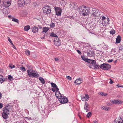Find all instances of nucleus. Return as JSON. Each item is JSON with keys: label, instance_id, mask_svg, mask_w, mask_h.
Listing matches in <instances>:
<instances>
[{"label": "nucleus", "instance_id": "obj_62", "mask_svg": "<svg viewBox=\"0 0 123 123\" xmlns=\"http://www.w3.org/2000/svg\"><path fill=\"white\" fill-rule=\"evenodd\" d=\"M107 105H111V104L110 103H108Z\"/></svg>", "mask_w": 123, "mask_h": 123}, {"label": "nucleus", "instance_id": "obj_39", "mask_svg": "<svg viewBox=\"0 0 123 123\" xmlns=\"http://www.w3.org/2000/svg\"><path fill=\"white\" fill-rule=\"evenodd\" d=\"M12 21L16 22L18 23L19 22L18 20L15 18H13L12 19Z\"/></svg>", "mask_w": 123, "mask_h": 123}, {"label": "nucleus", "instance_id": "obj_56", "mask_svg": "<svg viewBox=\"0 0 123 123\" xmlns=\"http://www.w3.org/2000/svg\"><path fill=\"white\" fill-rule=\"evenodd\" d=\"M25 118L26 119H27L28 120H29L31 118H28V117H25Z\"/></svg>", "mask_w": 123, "mask_h": 123}, {"label": "nucleus", "instance_id": "obj_60", "mask_svg": "<svg viewBox=\"0 0 123 123\" xmlns=\"http://www.w3.org/2000/svg\"><path fill=\"white\" fill-rule=\"evenodd\" d=\"M94 123H98V122L96 120L94 121H93Z\"/></svg>", "mask_w": 123, "mask_h": 123}, {"label": "nucleus", "instance_id": "obj_5", "mask_svg": "<svg viewBox=\"0 0 123 123\" xmlns=\"http://www.w3.org/2000/svg\"><path fill=\"white\" fill-rule=\"evenodd\" d=\"M43 9V12L44 13L49 14L51 12L50 7L48 5L44 6Z\"/></svg>", "mask_w": 123, "mask_h": 123}, {"label": "nucleus", "instance_id": "obj_12", "mask_svg": "<svg viewBox=\"0 0 123 123\" xmlns=\"http://www.w3.org/2000/svg\"><path fill=\"white\" fill-rule=\"evenodd\" d=\"M109 21V19L108 18H107V19H106L105 20L102 21V24L106 26L107 25H108Z\"/></svg>", "mask_w": 123, "mask_h": 123}, {"label": "nucleus", "instance_id": "obj_44", "mask_svg": "<svg viewBox=\"0 0 123 123\" xmlns=\"http://www.w3.org/2000/svg\"><path fill=\"white\" fill-rule=\"evenodd\" d=\"M66 78L69 80H70L72 79L69 76H67Z\"/></svg>", "mask_w": 123, "mask_h": 123}, {"label": "nucleus", "instance_id": "obj_58", "mask_svg": "<svg viewBox=\"0 0 123 123\" xmlns=\"http://www.w3.org/2000/svg\"><path fill=\"white\" fill-rule=\"evenodd\" d=\"M55 60L56 61H57L58 60V59L57 58H55Z\"/></svg>", "mask_w": 123, "mask_h": 123}, {"label": "nucleus", "instance_id": "obj_24", "mask_svg": "<svg viewBox=\"0 0 123 123\" xmlns=\"http://www.w3.org/2000/svg\"><path fill=\"white\" fill-rule=\"evenodd\" d=\"M50 36L53 37H55L56 38V39H59L55 33L52 32L51 33Z\"/></svg>", "mask_w": 123, "mask_h": 123}, {"label": "nucleus", "instance_id": "obj_54", "mask_svg": "<svg viewBox=\"0 0 123 123\" xmlns=\"http://www.w3.org/2000/svg\"><path fill=\"white\" fill-rule=\"evenodd\" d=\"M7 38L8 39V41L10 42V43L12 42L11 39L9 37H8Z\"/></svg>", "mask_w": 123, "mask_h": 123}, {"label": "nucleus", "instance_id": "obj_14", "mask_svg": "<svg viewBox=\"0 0 123 123\" xmlns=\"http://www.w3.org/2000/svg\"><path fill=\"white\" fill-rule=\"evenodd\" d=\"M111 102L113 104H119L121 103L122 102L120 100H112Z\"/></svg>", "mask_w": 123, "mask_h": 123}, {"label": "nucleus", "instance_id": "obj_46", "mask_svg": "<svg viewBox=\"0 0 123 123\" xmlns=\"http://www.w3.org/2000/svg\"><path fill=\"white\" fill-rule=\"evenodd\" d=\"M106 19H107V18H106L105 16H103L102 17V21L105 20Z\"/></svg>", "mask_w": 123, "mask_h": 123}, {"label": "nucleus", "instance_id": "obj_27", "mask_svg": "<svg viewBox=\"0 0 123 123\" xmlns=\"http://www.w3.org/2000/svg\"><path fill=\"white\" fill-rule=\"evenodd\" d=\"M5 107H7V108H8L9 111L10 110H11L12 108V107L11 106L9 105V104L6 105L5 106Z\"/></svg>", "mask_w": 123, "mask_h": 123}, {"label": "nucleus", "instance_id": "obj_31", "mask_svg": "<svg viewBox=\"0 0 123 123\" xmlns=\"http://www.w3.org/2000/svg\"><path fill=\"white\" fill-rule=\"evenodd\" d=\"M102 109L105 110L106 111H107L109 109V108L107 107L103 106L101 107V108Z\"/></svg>", "mask_w": 123, "mask_h": 123}, {"label": "nucleus", "instance_id": "obj_42", "mask_svg": "<svg viewBox=\"0 0 123 123\" xmlns=\"http://www.w3.org/2000/svg\"><path fill=\"white\" fill-rule=\"evenodd\" d=\"M88 107L87 106H84V109L86 110V112L88 111Z\"/></svg>", "mask_w": 123, "mask_h": 123}, {"label": "nucleus", "instance_id": "obj_29", "mask_svg": "<svg viewBox=\"0 0 123 123\" xmlns=\"http://www.w3.org/2000/svg\"><path fill=\"white\" fill-rule=\"evenodd\" d=\"M1 77L0 78V83H2L4 81L5 79L4 78L2 75L1 76Z\"/></svg>", "mask_w": 123, "mask_h": 123}, {"label": "nucleus", "instance_id": "obj_25", "mask_svg": "<svg viewBox=\"0 0 123 123\" xmlns=\"http://www.w3.org/2000/svg\"><path fill=\"white\" fill-rule=\"evenodd\" d=\"M39 79L41 83L43 84H45V82L43 78L39 77Z\"/></svg>", "mask_w": 123, "mask_h": 123}, {"label": "nucleus", "instance_id": "obj_48", "mask_svg": "<svg viewBox=\"0 0 123 123\" xmlns=\"http://www.w3.org/2000/svg\"><path fill=\"white\" fill-rule=\"evenodd\" d=\"M110 81L109 82V83L110 84H112L113 83H114V82H113L112 80L111 79H110Z\"/></svg>", "mask_w": 123, "mask_h": 123}, {"label": "nucleus", "instance_id": "obj_36", "mask_svg": "<svg viewBox=\"0 0 123 123\" xmlns=\"http://www.w3.org/2000/svg\"><path fill=\"white\" fill-rule=\"evenodd\" d=\"M92 113L90 112H89L86 115V117H90L91 116Z\"/></svg>", "mask_w": 123, "mask_h": 123}, {"label": "nucleus", "instance_id": "obj_7", "mask_svg": "<svg viewBox=\"0 0 123 123\" xmlns=\"http://www.w3.org/2000/svg\"><path fill=\"white\" fill-rule=\"evenodd\" d=\"M59 100L62 104H65L67 103L68 101V99L65 97L61 96L59 98Z\"/></svg>", "mask_w": 123, "mask_h": 123}, {"label": "nucleus", "instance_id": "obj_33", "mask_svg": "<svg viewBox=\"0 0 123 123\" xmlns=\"http://www.w3.org/2000/svg\"><path fill=\"white\" fill-rule=\"evenodd\" d=\"M8 78L10 80H13V77L11 75H9L8 76Z\"/></svg>", "mask_w": 123, "mask_h": 123}, {"label": "nucleus", "instance_id": "obj_6", "mask_svg": "<svg viewBox=\"0 0 123 123\" xmlns=\"http://www.w3.org/2000/svg\"><path fill=\"white\" fill-rule=\"evenodd\" d=\"M27 2L25 1V0H19L18 3V6L20 7L23 6L25 4H26L28 3L30 1L29 0H28Z\"/></svg>", "mask_w": 123, "mask_h": 123}, {"label": "nucleus", "instance_id": "obj_13", "mask_svg": "<svg viewBox=\"0 0 123 123\" xmlns=\"http://www.w3.org/2000/svg\"><path fill=\"white\" fill-rule=\"evenodd\" d=\"M86 62L89 63H90L92 65L94 63H96V61L93 60L87 59Z\"/></svg>", "mask_w": 123, "mask_h": 123}, {"label": "nucleus", "instance_id": "obj_23", "mask_svg": "<svg viewBox=\"0 0 123 123\" xmlns=\"http://www.w3.org/2000/svg\"><path fill=\"white\" fill-rule=\"evenodd\" d=\"M55 95L56 97L58 98H59V97L60 96L61 97V96L62 95L61 94L60 92H59L58 91L55 92Z\"/></svg>", "mask_w": 123, "mask_h": 123}, {"label": "nucleus", "instance_id": "obj_43", "mask_svg": "<svg viewBox=\"0 0 123 123\" xmlns=\"http://www.w3.org/2000/svg\"><path fill=\"white\" fill-rule=\"evenodd\" d=\"M50 84L51 85L52 87L53 88V87H55V86H56V84L53 82H51Z\"/></svg>", "mask_w": 123, "mask_h": 123}, {"label": "nucleus", "instance_id": "obj_41", "mask_svg": "<svg viewBox=\"0 0 123 123\" xmlns=\"http://www.w3.org/2000/svg\"><path fill=\"white\" fill-rule=\"evenodd\" d=\"M9 67L11 68H13L15 67V66L11 64H10L9 65Z\"/></svg>", "mask_w": 123, "mask_h": 123}, {"label": "nucleus", "instance_id": "obj_17", "mask_svg": "<svg viewBox=\"0 0 123 123\" xmlns=\"http://www.w3.org/2000/svg\"><path fill=\"white\" fill-rule=\"evenodd\" d=\"M70 5L71 6L70 8L72 10H74L76 7L75 4L73 2H72L70 4Z\"/></svg>", "mask_w": 123, "mask_h": 123}, {"label": "nucleus", "instance_id": "obj_40", "mask_svg": "<svg viewBox=\"0 0 123 123\" xmlns=\"http://www.w3.org/2000/svg\"><path fill=\"white\" fill-rule=\"evenodd\" d=\"M100 95H102L103 96H106L107 95V93H104V92H102L100 93Z\"/></svg>", "mask_w": 123, "mask_h": 123}, {"label": "nucleus", "instance_id": "obj_34", "mask_svg": "<svg viewBox=\"0 0 123 123\" xmlns=\"http://www.w3.org/2000/svg\"><path fill=\"white\" fill-rule=\"evenodd\" d=\"M25 53L26 55H30V52L29 50L27 49L25 51Z\"/></svg>", "mask_w": 123, "mask_h": 123}, {"label": "nucleus", "instance_id": "obj_63", "mask_svg": "<svg viewBox=\"0 0 123 123\" xmlns=\"http://www.w3.org/2000/svg\"><path fill=\"white\" fill-rule=\"evenodd\" d=\"M2 94L0 92V99L2 97Z\"/></svg>", "mask_w": 123, "mask_h": 123}, {"label": "nucleus", "instance_id": "obj_1", "mask_svg": "<svg viewBox=\"0 0 123 123\" xmlns=\"http://www.w3.org/2000/svg\"><path fill=\"white\" fill-rule=\"evenodd\" d=\"M78 9L80 14L83 16L89 15L90 11L89 8L85 6L80 5L79 6Z\"/></svg>", "mask_w": 123, "mask_h": 123}, {"label": "nucleus", "instance_id": "obj_9", "mask_svg": "<svg viewBox=\"0 0 123 123\" xmlns=\"http://www.w3.org/2000/svg\"><path fill=\"white\" fill-rule=\"evenodd\" d=\"M88 56L92 57L94 55V53L93 50L91 49H88L87 51Z\"/></svg>", "mask_w": 123, "mask_h": 123}, {"label": "nucleus", "instance_id": "obj_28", "mask_svg": "<svg viewBox=\"0 0 123 123\" xmlns=\"http://www.w3.org/2000/svg\"><path fill=\"white\" fill-rule=\"evenodd\" d=\"M30 29V27L29 25H27L25 26L24 28V30L25 31H28Z\"/></svg>", "mask_w": 123, "mask_h": 123}, {"label": "nucleus", "instance_id": "obj_51", "mask_svg": "<svg viewBox=\"0 0 123 123\" xmlns=\"http://www.w3.org/2000/svg\"><path fill=\"white\" fill-rule=\"evenodd\" d=\"M11 0H9V1H7V2H6V3H7V5H9V4H10V1H11Z\"/></svg>", "mask_w": 123, "mask_h": 123}, {"label": "nucleus", "instance_id": "obj_21", "mask_svg": "<svg viewBox=\"0 0 123 123\" xmlns=\"http://www.w3.org/2000/svg\"><path fill=\"white\" fill-rule=\"evenodd\" d=\"M56 40H54L53 42H56L55 43H54L57 46L60 45V43L59 42V41H58V40H59V39H56Z\"/></svg>", "mask_w": 123, "mask_h": 123}, {"label": "nucleus", "instance_id": "obj_10", "mask_svg": "<svg viewBox=\"0 0 123 123\" xmlns=\"http://www.w3.org/2000/svg\"><path fill=\"white\" fill-rule=\"evenodd\" d=\"M89 96L87 94H85V96H81V99L82 101H87L89 100Z\"/></svg>", "mask_w": 123, "mask_h": 123}, {"label": "nucleus", "instance_id": "obj_53", "mask_svg": "<svg viewBox=\"0 0 123 123\" xmlns=\"http://www.w3.org/2000/svg\"><path fill=\"white\" fill-rule=\"evenodd\" d=\"M88 106V103L86 102L85 103V104L84 105V106Z\"/></svg>", "mask_w": 123, "mask_h": 123}, {"label": "nucleus", "instance_id": "obj_4", "mask_svg": "<svg viewBox=\"0 0 123 123\" xmlns=\"http://www.w3.org/2000/svg\"><path fill=\"white\" fill-rule=\"evenodd\" d=\"M111 66L108 64L103 63L99 66V67L104 70H108L111 68Z\"/></svg>", "mask_w": 123, "mask_h": 123}, {"label": "nucleus", "instance_id": "obj_30", "mask_svg": "<svg viewBox=\"0 0 123 123\" xmlns=\"http://www.w3.org/2000/svg\"><path fill=\"white\" fill-rule=\"evenodd\" d=\"M81 57L83 60L86 62L87 59L88 58H87L85 57L84 56H81Z\"/></svg>", "mask_w": 123, "mask_h": 123}, {"label": "nucleus", "instance_id": "obj_11", "mask_svg": "<svg viewBox=\"0 0 123 123\" xmlns=\"http://www.w3.org/2000/svg\"><path fill=\"white\" fill-rule=\"evenodd\" d=\"M82 82V80L81 78H79L76 80L74 81L75 83H76V85H79Z\"/></svg>", "mask_w": 123, "mask_h": 123}, {"label": "nucleus", "instance_id": "obj_18", "mask_svg": "<svg viewBox=\"0 0 123 123\" xmlns=\"http://www.w3.org/2000/svg\"><path fill=\"white\" fill-rule=\"evenodd\" d=\"M3 112L5 113L9 114V109L7 108V107L4 108L3 109Z\"/></svg>", "mask_w": 123, "mask_h": 123}, {"label": "nucleus", "instance_id": "obj_20", "mask_svg": "<svg viewBox=\"0 0 123 123\" xmlns=\"http://www.w3.org/2000/svg\"><path fill=\"white\" fill-rule=\"evenodd\" d=\"M32 30L33 33L37 32L38 31V28L36 26H34L33 27Z\"/></svg>", "mask_w": 123, "mask_h": 123}, {"label": "nucleus", "instance_id": "obj_50", "mask_svg": "<svg viewBox=\"0 0 123 123\" xmlns=\"http://www.w3.org/2000/svg\"><path fill=\"white\" fill-rule=\"evenodd\" d=\"M113 60H109L108 61V62L110 63L112 62Z\"/></svg>", "mask_w": 123, "mask_h": 123}, {"label": "nucleus", "instance_id": "obj_61", "mask_svg": "<svg viewBox=\"0 0 123 123\" xmlns=\"http://www.w3.org/2000/svg\"><path fill=\"white\" fill-rule=\"evenodd\" d=\"M89 67L90 68H93V67H92V65H89Z\"/></svg>", "mask_w": 123, "mask_h": 123}, {"label": "nucleus", "instance_id": "obj_64", "mask_svg": "<svg viewBox=\"0 0 123 123\" xmlns=\"http://www.w3.org/2000/svg\"><path fill=\"white\" fill-rule=\"evenodd\" d=\"M13 47L14 48V49H16V47L14 45H13Z\"/></svg>", "mask_w": 123, "mask_h": 123}, {"label": "nucleus", "instance_id": "obj_37", "mask_svg": "<svg viewBox=\"0 0 123 123\" xmlns=\"http://www.w3.org/2000/svg\"><path fill=\"white\" fill-rule=\"evenodd\" d=\"M20 68L23 72H24L26 70V69L24 67H20Z\"/></svg>", "mask_w": 123, "mask_h": 123}, {"label": "nucleus", "instance_id": "obj_15", "mask_svg": "<svg viewBox=\"0 0 123 123\" xmlns=\"http://www.w3.org/2000/svg\"><path fill=\"white\" fill-rule=\"evenodd\" d=\"M121 37L119 35H118L116 39V43H120L121 41Z\"/></svg>", "mask_w": 123, "mask_h": 123}, {"label": "nucleus", "instance_id": "obj_38", "mask_svg": "<svg viewBox=\"0 0 123 123\" xmlns=\"http://www.w3.org/2000/svg\"><path fill=\"white\" fill-rule=\"evenodd\" d=\"M110 32L111 34L113 35L115 33V31L114 30H112L110 31Z\"/></svg>", "mask_w": 123, "mask_h": 123}, {"label": "nucleus", "instance_id": "obj_8", "mask_svg": "<svg viewBox=\"0 0 123 123\" xmlns=\"http://www.w3.org/2000/svg\"><path fill=\"white\" fill-rule=\"evenodd\" d=\"M56 12V14L58 16H60L61 15L62 9L60 7L55 6L54 7Z\"/></svg>", "mask_w": 123, "mask_h": 123}, {"label": "nucleus", "instance_id": "obj_59", "mask_svg": "<svg viewBox=\"0 0 123 123\" xmlns=\"http://www.w3.org/2000/svg\"><path fill=\"white\" fill-rule=\"evenodd\" d=\"M117 87H122V86H119V85L118 84H117Z\"/></svg>", "mask_w": 123, "mask_h": 123}, {"label": "nucleus", "instance_id": "obj_19", "mask_svg": "<svg viewBox=\"0 0 123 123\" xmlns=\"http://www.w3.org/2000/svg\"><path fill=\"white\" fill-rule=\"evenodd\" d=\"M94 65L93 64L92 65V66L93 67V69H97L99 68V66L98 64H97L96 63H94Z\"/></svg>", "mask_w": 123, "mask_h": 123}, {"label": "nucleus", "instance_id": "obj_55", "mask_svg": "<svg viewBox=\"0 0 123 123\" xmlns=\"http://www.w3.org/2000/svg\"><path fill=\"white\" fill-rule=\"evenodd\" d=\"M25 118L26 119H27L28 120H29L31 118H28V117H25Z\"/></svg>", "mask_w": 123, "mask_h": 123}, {"label": "nucleus", "instance_id": "obj_35", "mask_svg": "<svg viewBox=\"0 0 123 123\" xmlns=\"http://www.w3.org/2000/svg\"><path fill=\"white\" fill-rule=\"evenodd\" d=\"M50 27L51 28H53L55 26L54 23H52L50 25Z\"/></svg>", "mask_w": 123, "mask_h": 123}, {"label": "nucleus", "instance_id": "obj_49", "mask_svg": "<svg viewBox=\"0 0 123 123\" xmlns=\"http://www.w3.org/2000/svg\"><path fill=\"white\" fill-rule=\"evenodd\" d=\"M77 51L80 55L81 54V52L79 50H77Z\"/></svg>", "mask_w": 123, "mask_h": 123}, {"label": "nucleus", "instance_id": "obj_16", "mask_svg": "<svg viewBox=\"0 0 123 123\" xmlns=\"http://www.w3.org/2000/svg\"><path fill=\"white\" fill-rule=\"evenodd\" d=\"M9 115L7 113L3 112L2 113V116L4 119H6L8 118V115Z\"/></svg>", "mask_w": 123, "mask_h": 123}, {"label": "nucleus", "instance_id": "obj_45", "mask_svg": "<svg viewBox=\"0 0 123 123\" xmlns=\"http://www.w3.org/2000/svg\"><path fill=\"white\" fill-rule=\"evenodd\" d=\"M115 120H114V122L115 123H123V120H122V121H117L118 122L115 123Z\"/></svg>", "mask_w": 123, "mask_h": 123}, {"label": "nucleus", "instance_id": "obj_2", "mask_svg": "<svg viewBox=\"0 0 123 123\" xmlns=\"http://www.w3.org/2000/svg\"><path fill=\"white\" fill-rule=\"evenodd\" d=\"M27 72L28 75L30 77L37 78L39 77L38 73L33 69H28Z\"/></svg>", "mask_w": 123, "mask_h": 123}, {"label": "nucleus", "instance_id": "obj_26", "mask_svg": "<svg viewBox=\"0 0 123 123\" xmlns=\"http://www.w3.org/2000/svg\"><path fill=\"white\" fill-rule=\"evenodd\" d=\"M49 29V28L48 27H44L43 28V32H46Z\"/></svg>", "mask_w": 123, "mask_h": 123}, {"label": "nucleus", "instance_id": "obj_32", "mask_svg": "<svg viewBox=\"0 0 123 123\" xmlns=\"http://www.w3.org/2000/svg\"><path fill=\"white\" fill-rule=\"evenodd\" d=\"M119 51H123V45H120L119 47Z\"/></svg>", "mask_w": 123, "mask_h": 123}, {"label": "nucleus", "instance_id": "obj_52", "mask_svg": "<svg viewBox=\"0 0 123 123\" xmlns=\"http://www.w3.org/2000/svg\"><path fill=\"white\" fill-rule=\"evenodd\" d=\"M3 105L1 103H0V108L1 109L3 107Z\"/></svg>", "mask_w": 123, "mask_h": 123}, {"label": "nucleus", "instance_id": "obj_3", "mask_svg": "<svg viewBox=\"0 0 123 123\" xmlns=\"http://www.w3.org/2000/svg\"><path fill=\"white\" fill-rule=\"evenodd\" d=\"M92 16L94 17L100 16V12L99 10L95 8H92Z\"/></svg>", "mask_w": 123, "mask_h": 123}, {"label": "nucleus", "instance_id": "obj_22", "mask_svg": "<svg viewBox=\"0 0 123 123\" xmlns=\"http://www.w3.org/2000/svg\"><path fill=\"white\" fill-rule=\"evenodd\" d=\"M51 89L52 91H53V92H56V91H57L59 90V88H58L56 85V86H55V87H54L53 88H52Z\"/></svg>", "mask_w": 123, "mask_h": 123}, {"label": "nucleus", "instance_id": "obj_57", "mask_svg": "<svg viewBox=\"0 0 123 123\" xmlns=\"http://www.w3.org/2000/svg\"><path fill=\"white\" fill-rule=\"evenodd\" d=\"M27 67L28 68L30 69L31 68V67L29 65H27Z\"/></svg>", "mask_w": 123, "mask_h": 123}, {"label": "nucleus", "instance_id": "obj_47", "mask_svg": "<svg viewBox=\"0 0 123 123\" xmlns=\"http://www.w3.org/2000/svg\"><path fill=\"white\" fill-rule=\"evenodd\" d=\"M6 2L4 1H2V3L3 4V6L5 7H6V6L5 4V3H6Z\"/></svg>", "mask_w": 123, "mask_h": 123}]
</instances>
